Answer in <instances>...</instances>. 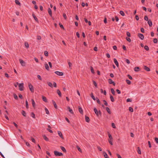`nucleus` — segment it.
<instances>
[{
    "label": "nucleus",
    "instance_id": "obj_44",
    "mask_svg": "<svg viewBox=\"0 0 158 158\" xmlns=\"http://www.w3.org/2000/svg\"><path fill=\"white\" fill-rule=\"evenodd\" d=\"M127 83L128 84L130 85L131 84V82L130 81L128 80H126Z\"/></svg>",
    "mask_w": 158,
    "mask_h": 158
},
{
    "label": "nucleus",
    "instance_id": "obj_13",
    "mask_svg": "<svg viewBox=\"0 0 158 158\" xmlns=\"http://www.w3.org/2000/svg\"><path fill=\"white\" fill-rule=\"evenodd\" d=\"M68 109L69 110V111L72 114H73V111L72 109H71L69 106L67 107Z\"/></svg>",
    "mask_w": 158,
    "mask_h": 158
},
{
    "label": "nucleus",
    "instance_id": "obj_31",
    "mask_svg": "<svg viewBox=\"0 0 158 158\" xmlns=\"http://www.w3.org/2000/svg\"><path fill=\"white\" fill-rule=\"evenodd\" d=\"M15 3L18 5H20V3L19 2L18 0H15Z\"/></svg>",
    "mask_w": 158,
    "mask_h": 158
},
{
    "label": "nucleus",
    "instance_id": "obj_54",
    "mask_svg": "<svg viewBox=\"0 0 158 158\" xmlns=\"http://www.w3.org/2000/svg\"><path fill=\"white\" fill-rule=\"evenodd\" d=\"M103 102H104V104L106 106H107L108 105V104L106 102L105 100H103Z\"/></svg>",
    "mask_w": 158,
    "mask_h": 158
},
{
    "label": "nucleus",
    "instance_id": "obj_30",
    "mask_svg": "<svg viewBox=\"0 0 158 158\" xmlns=\"http://www.w3.org/2000/svg\"><path fill=\"white\" fill-rule=\"evenodd\" d=\"M91 97H92V99L94 100H95V98L94 97V96L93 95V94L92 93L90 94Z\"/></svg>",
    "mask_w": 158,
    "mask_h": 158
},
{
    "label": "nucleus",
    "instance_id": "obj_25",
    "mask_svg": "<svg viewBox=\"0 0 158 158\" xmlns=\"http://www.w3.org/2000/svg\"><path fill=\"white\" fill-rule=\"evenodd\" d=\"M60 148L64 152H66V150L65 148L62 146H60Z\"/></svg>",
    "mask_w": 158,
    "mask_h": 158
},
{
    "label": "nucleus",
    "instance_id": "obj_36",
    "mask_svg": "<svg viewBox=\"0 0 158 158\" xmlns=\"http://www.w3.org/2000/svg\"><path fill=\"white\" fill-rule=\"evenodd\" d=\"M108 136L109 137V139H108L112 140V137L110 134H108Z\"/></svg>",
    "mask_w": 158,
    "mask_h": 158
},
{
    "label": "nucleus",
    "instance_id": "obj_29",
    "mask_svg": "<svg viewBox=\"0 0 158 158\" xmlns=\"http://www.w3.org/2000/svg\"><path fill=\"white\" fill-rule=\"evenodd\" d=\"M137 152L139 154H141V152L139 147L138 148Z\"/></svg>",
    "mask_w": 158,
    "mask_h": 158
},
{
    "label": "nucleus",
    "instance_id": "obj_16",
    "mask_svg": "<svg viewBox=\"0 0 158 158\" xmlns=\"http://www.w3.org/2000/svg\"><path fill=\"white\" fill-rule=\"evenodd\" d=\"M57 94H58L60 97L61 96V93L59 89H57Z\"/></svg>",
    "mask_w": 158,
    "mask_h": 158
},
{
    "label": "nucleus",
    "instance_id": "obj_12",
    "mask_svg": "<svg viewBox=\"0 0 158 158\" xmlns=\"http://www.w3.org/2000/svg\"><path fill=\"white\" fill-rule=\"evenodd\" d=\"M32 15V16H33V18H34V19L35 20V21L36 22H38V20L37 18L35 16V15L34 14H33Z\"/></svg>",
    "mask_w": 158,
    "mask_h": 158
},
{
    "label": "nucleus",
    "instance_id": "obj_18",
    "mask_svg": "<svg viewBox=\"0 0 158 158\" xmlns=\"http://www.w3.org/2000/svg\"><path fill=\"white\" fill-rule=\"evenodd\" d=\"M52 102L55 108L56 109L57 108V106L56 104V103L55 102L54 100H52Z\"/></svg>",
    "mask_w": 158,
    "mask_h": 158
},
{
    "label": "nucleus",
    "instance_id": "obj_33",
    "mask_svg": "<svg viewBox=\"0 0 158 158\" xmlns=\"http://www.w3.org/2000/svg\"><path fill=\"white\" fill-rule=\"evenodd\" d=\"M110 99L111 101L112 102H114V98H113V97L111 95H110Z\"/></svg>",
    "mask_w": 158,
    "mask_h": 158
},
{
    "label": "nucleus",
    "instance_id": "obj_61",
    "mask_svg": "<svg viewBox=\"0 0 158 158\" xmlns=\"http://www.w3.org/2000/svg\"><path fill=\"white\" fill-rule=\"evenodd\" d=\"M0 155L3 158H5L4 156L3 155V154L2 153V152L0 151Z\"/></svg>",
    "mask_w": 158,
    "mask_h": 158
},
{
    "label": "nucleus",
    "instance_id": "obj_21",
    "mask_svg": "<svg viewBox=\"0 0 158 158\" xmlns=\"http://www.w3.org/2000/svg\"><path fill=\"white\" fill-rule=\"evenodd\" d=\"M43 138L44 139V140H45L46 141H49V139H48V138L46 136V135H44L43 136Z\"/></svg>",
    "mask_w": 158,
    "mask_h": 158
},
{
    "label": "nucleus",
    "instance_id": "obj_41",
    "mask_svg": "<svg viewBox=\"0 0 158 158\" xmlns=\"http://www.w3.org/2000/svg\"><path fill=\"white\" fill-rule=\"evenodd\" d=\"M111 92L112 94L114 95L115 94V91L113 89H111Z\"/></svg>",
    "mask_w": 158,
    "mask_h": 158
},
{
    "label": "nucleus",
    "instance_id": "obj_37",
    "mask_svg": "<svg viewBox=\"0 0 158 158\" xmlns=\"http://www.w3.org/2000/svg\"><path fill=\"white\" fill-rule=\"evenodd\" d=\"M13 96H14V98L15 99H18V97L17 95L15 94H14V95H13Z\"/></svg>",
    "mask_w": 158,
    "mask_h": 158
},
{
    "label": "nucleus",
    "instance_id": "obj_34",
    "mask_svg": "<svg viewBox=\"0 0 158 158\" xmlns=\"http://www.w3.org/2000/svg\"><path fill=\"white\" fill-rule=\"evenodd\" d=\"M139 67H135L134 68V70L135 71H136V72H137V71H139Z\"/></svg>",
    "mask_w": 158,
    "mask_h": 158
},
{
    "label": "nucleus",
    "instance_id": "obj_62",
    "mask_svg": "<svg viewBox=\"0 0 158 158\" xmlns=\"http://www.w3.org/2000/svg\"><path fill=\"white\" fill-rule=\"evenodd\" d=\"M59 25H60V27L61 28H62L64 29V27H63V25L62 24H60V23H59Z\"/></svg>",
    "mask_w": 158,
    "mask_h": 158
},
{
    "label": "nucleus",
    "instance_id": "obj_52",
    "mask_svg": "<svg viewBox=\"0 0 158 158\" xmlns=\"http://www.w3.org/2000/svg\"><path fill=\"white\" fill-rule=\"evenodd\" d=\"M47 130L48 131L52 133L53 132L49 128H47Z\"/></svg>",
    "mask_w": 158,
    "mask_h": 158
},
{
    "label": "nucleus",
    "instance_id": "obj_27",
    "mask_svg": "<svg viewBox=\"0 0 158 158\" xmlns=\"http://www.w3.org/2000/svg\"><path fill=\"white\" fill-rule=\"evenodd\" d=\"M21 113L22 114V115L24 116H26V113L24 111V110H22V112H21Z\"/></svg>",
    "mask_w": 158,
    "mask_h": 158
},
{
    "label": "nucleus",
    "instance_id": "obj_28",
    "mask_svg": "<svg viewBox=\"0 0 158 158\" xmlns=\"http://www.w3.org/2000/svg\"><path fill=\"white\" fill-rule=\"evenodd\" d=\"M45 111L46 112V113L47 114H49V111L48 109L46 108H45Z\"/></svg>",
    "mask_w": 158,
    "mask_h": 158
},
{
    "label": "nucleus",
    "instance_id": "obj_49",
    "mask_svg": "<svg viewBox=\"0 0 158 158\" xmlns=\"http://www.w3.org/2000/svg\"><path fill=\"white\" fill-rule=\"evenodd\" d=\"M90 69H91V72L92 73H94V70L92 67H91Z\"/></svg>",
    "mask_w": 158,
    "mask_h": 158
},
{
    "label": "nucleus",
    "instance_id": "obj_47",
    "mask_svg": "<svg viewBox=\"0 0 158 158\" xmlns=\"http://www.w3.org/2000/svg\"><path fill=\"white\" fill-rule=\"evenodd\" d=\"M144 48L147 51L149 49V48L147 46H145L144 47Z\"/></svg>",
    "mask_w": 158,
    "mask_h": 158
},
{
    "label": "nucleus",
    "instance_id": "obj_32",
    "mask_svg": "<svg viewBox=\"0 0 158 158\" xmlns=\"http://www.w3.org/2000/svg\"><path fill=\"white\" fill-rule=\"evenodd\" d=\"M85 120L87 122H89V118L88 117L86 116Z\"/></svg>",
    "mask_w": 158,
    "mask_h": 158
},
{
    "label": "nucleus",
    "instance_id": "obj_7",
    "mask_svg": "<svg viewBox=\"0 0 158 158\" xmlns=\"http://www.w3.org/2000/svg\"><path fill=\"white\" fill-rule=\"evenodd\" d=\"M105 158H109L107 153L104 151L102 152Z\"/></svg>",
    "mask_w": 158,
    "mask_h": 158
},
{
    "label": "nucleus",
    "instance_id": "obj_55",
    "mask_svg": "<svg viewBox=\"0 0 158 158\" xmlns=\"http://www.w3.org/2000/svg\"><path fill=\"white\" fill-rule=\"evenodd\" d=\"M111 140H110V139H108V141H109V143L111 145H113V143L111 141Z\"/></svg>",
    "mask_w": 158,
    "mask_h": 158
},
{
    "label": "nucleus",
    "instance_id": "obj_10",
    "mask_svg": "<svg viewBox=\"0 0 158 158\" xmlns=\"http://www.w3.org/2000/svg\"><path fill=\"white\" fill-rule=\"evenodd\" d=\"M114 63L116 65V66L117 67H118L119 66V64H118V61H117V60L115 59L114 58Z\"/></svg>",
    "mask_w": 158,
    "mask_h": 158
},
{
    "label": "nucleus",
    "instance_id": "obj_57",
    "mask_svg": "<svg viewBox=\"0 0 158 158\" xmlns=\"http://www.w3.org/2000/svg\"><path fill=\"white\" fill-rule=\"evenodd\" d=\"M155 139L156 143H158V138H155Z\"/></svg>",
    "mask_w": 158,
    "mask_h": 158
},
{
    "label": "nucleus",
    "instance_id": "obj_43",
    "mask_svg": "<svg viewBox=\"0 0 158 158\" xmlns=\"http://www.w3.org/2000/svg\"><path fill=\"white\" fill-rule=\"evenodd\" d=\"M125 60L127 64H129L130 63V61L128 59H125Z\"/></svg>",
    "mask_w": 158,
    "mask_h": 158
},
{
    "label": "nucleus",
    "instance_id": "obj_24",
    "mask_svg": "<svg viewBox=\"0 0 158 158\" xmlns=\"http://www.w3.org/2000/svg\"><path fill=\"white\" fill-rule=\"evenodd\" d=\"M106 110L109 114H111V112L109 108L108 107H107L106 108Z\"/></svg>",
    "mask_w": 158,
    "mask_h": 158
},
{
    "label": "nucleus",
    "instance_id": "obj_58",
    "mask_svg": "<svg viewBox=\"0 0 158 158\" xmlns=\"http://www.w3.org/2000/svg\"><path fill=\"white\" fill-rule=\"evenodd\" d=\"M48 64H49V66L51 68H52V63L51 62H48Z\"/></svg>",
    "mask_w": 158,
    "mask_h": 158
},
{
    "label": "nucleus",
    "instance_id": "obj_14",
    "mask_svg": "<svg viewBox=\"0 0 158 158\" xmlns=\"http://www.w3.org/2000/svg\"><path fill=\"white\" fill-rule=\"evenodd\" d=\"M48 14H49V15L51 16H52V13L51 10V9L50 8H49L48 9Z\"/></svg>",
    "mask_w": 158,
    "mask_h": 158
},
{
    "label": "nucleus",
    "instance_id": "obj_20",
    "mask_svg": "<svg viewBox=\"0 0 158 158\" xmlns=\"http://www.w3.org/2000/svg\"><path fill=\"white\" fill-rule=\"evenodd\" d=\"M31 101H32V106L34 107H35V101L33 99H32L31 100Z\"/></svg>",
    "mask_w": 158,
    "mask_h": 158
},
{
    "label": "nucleus",
    "instance_id": "obj_6",
    "mask_svg": "<svg viewBox=\"0 0 158 158\" xmlns=\"http://www.w3.org/2000/svg\"><path fill=\"white\" fill-rule=\"evenodd\" d=\"M138 36L139 37L141 40H143L144 39V36L143 35L139 33L138 35Z\"/></svg>",
    "mask_w": 158,
    "mask_h": 158
},
{
    "label": "nucleus",
    "instance_id": "obj_9",
    "mask_svg": "<svg viewBox=\"0 0 158 158\" xmlns=\"http://www.w3.org/2000/svg\"><path fill=\"white\" fill-rule=\"evenodd\" d=\"M58 134L59 135L62 139H63V137L62 134V133L61 131H57Z\"/></svg>",
    "mask_w": 158,
    "mask_h": 158
},
{
    "label": "nucleus",
    "instance_id": "obj_48",
    "mask_svg": "<svg viewBox=\"0 0 158 158\" xmlns=\"http://www.w3.org/2000/svg\"><path fill=\"white\" fill-rule=\"evenodd\" d=\"M126 39L129 42H131V40L129 38L126 37Z\"/></svg>",
    "mask_w": 158,
    "mask_h": 158
},
{
    "label": "nucleus",
    "instance_id": "obj_39",
    "mask_svg": "<svg viewBox=\"0 0 158 158\" xmlns=\"http://www.w3.org/2000/svg\"><path fill=\"white\" fill-rule=\"evenodd\" d=\"M31 116L32 117L34 118H35V114L33 112H32L31 113Z\"/></svg>",
    "mask_w": 158,
    "mask_h": 158
},
{
    "label": "nucleus",
    "instance_id": "obj_42",
    "mask_svg": "<svg viewBox=\"0 0 158 158\" xmlns=\"http://www.w3.org/2000/svg\"><path fill=\"white\" fill-rule=\"evenodd\" d=\"M44 55L46 56H48V52L47 51H45L44 52Z\"/></svg>",
    "mask_w": 158,
    "mask_h": 158
},
{
    "label": "nucleus",
    "instance_id": "obj_51",
    "mask_svg": "<svg viewBox=\"0 0 158 158\" xmlns=\"http://www.w3.org/2000/svg\"><path fill=\"white\" fill-rule=\"evenodd\" d=\"M153 42L154 43H156L157 42V40L156 39H154L153 40Z\"/></svg>",
    "mask_w": 158,
    "mask_h": 158
},
{
    "label": "nucleus",
    "instance_id": "obj_56",
    "mask_svg": "<svg viewBox=\"0 0 158 158\" xmlns=\"http://www.w3.org/2000/svg\"><path fill=\"white\" fill-rule=\"evenodd\" d=\"M144 19L145 20H146V21H148V17L146 16H145V17H144Z\"/></svg>",
    "mask_w": 158,
    "mask_h": 158
},
{
    "label": "nucleus",
    "instance_id": "obj_1",
    "mask_svg": "<svg viewBox=\"0 0 158 158\" xmlns=\"http://www.w3.org/2000/svg\"><path fill=\"white\" fill-rule=\"evenodd\" d=\"M16 84L17 85H19V90L20 91H23V83H21L19 84V83L17 82L16 83Z\"/></svg>",
    "mask_w": 158,
    "mask_h": 158
},
{
    "label": "nucleus",
    "instance_id": "obj_23",
    "mask_svg": "<svg viewBox=\"0 0 158 158\" xmlns=\"http://www.w3.org/2000/svg\"><path fill=\"white\" fill-rule=\"evenodd\" d=\"M47 83L48 84V85L50 87H53V85H52V83L50 82H47Z\"/></svg>",
    "mask_w": 158,
    "mask_h": 158
},
{
    "label": "nucleus",
    "instance_id": "obj_38",
    "mask_svg": "<svg viewBox=\"0 0 158 158\" xmlns=\"http://www.w3.org/2000/svg\"><path fill=\"white\" fill-rule=\"evenodd\" d=\"M111 126L112 127L114 128H116L115 125L114 123H111Z\"/></svg>",
    "mask_w": 158,
    "mask_h": 158
},
{
    "label": "nucleus",
    "instance_id": "obj_2",
    "mask_svg": "<svg viewBox=\"0 0 158 158\" xmlns=\"http://www.w3.org/2000/svg\"><path fill=\"white\" fill-rule=\"evenodd\" d=\"M54 153L55 155L56 156H60L63 155V154L62 153L58 152L56 151H54Z\"/></svg>",
    "mask_w": 158,
    "mask_h": 158
},
{
    "label": "nucleus",
    "instance_id": "obj_8",
    "mask_svg": "<svg viewBox=\"0 0 158 158\" xmlns=\"http://www.w3.org/2000/svg\"><path fill=\"white\" fill-rule=\"evenodd\" d=\"M42 99L44 101V102H48L47 99L44 96H42Z\"/></svg>",
    "mask_w": 158,
    "mask_h": 158
},
{
    "label": "nucleus",
    "instance_id": "obj_50",
    "mask_svg": "<svg viewBox=\"0 0 158 158\" xmlns=\"http://www.w3.org/2000/svg\"><path fill=\"white\" fill-rule=\"evenodd\" d=\"M41 39V37L40 36L38 35L37 36V39L38 40H40Z\"/></svg>",
    "mask_w": 158,
    "mask_h": 158
},
{
    "label": "nucleus",
    "instance_id": "obj_22",
    "mask_svg": "<svg viewBox=\"0 0 158 158\" xmlns=\"http://www.w3.org/2000/svg\"><path fill=\"white\" fill-rule=\"evenodd\" d=\"M144 69H145L147 71H149L150 70V69L148 67H146V66H144Z\"/></svg>",
    "mask_w": 158,
    "mask_h": 158
},
{
    "label": "nucleus",
    "instance_id": "obj_15",
    "mask_svg": "<svg viewBox=\"0 0 158 158\" xmlns=\"http://www.w3.org/2000/svg\"><path fill=\"white\" fill-rule=\"evenodd\" d=\"M44 66L45 69L48 70H49V67L48 64H44Z\"/></svg>",
    "mask_w": 158,
    "mask_h": 158
},
{
    "label": "nucleus",
    "instance_id": "obj_35",
    "mask_svg": "<svg viewBox=\"0 0 158 158\" xmlns=\"http://www.w3.org/2000/svg\"><path fill=\"white\" fill-rule=\"evenodd\" d=\"M120 13L123 16H124L125 15V14L123 11H121L120 12Z\"/></svg>",
    "mask_w": 158,
    "mask_h": 158
},
{
    "label": "nucleus",
    "instance_id": "obj_53",
    "mask_svg": "<svg viewBox=\"0 0 158 158\" xmlns=\"http://www.w3.org/2000/svg\"><path fill=\"white\" fill-rule=\"evenodd\" d=\"M127 35L128 36V37H130L131 36L130 33L129 32H127Z\"/></svg>",
    "mask_w": 158,
    "mask_h": 158
},
{
    "label": "nucleus",
    "instance_id": "obj_63",
    "mask_svg": "<svg viewBox=\"0 0 158 158\" xmlns=\"http://www.w3.org/2000/svg\"><path fill=\"white\" fill-rule=\"evenodd\" d=\"M141 31L142 32L144 33V30L143 28H142L141 29Z\"/></svg>",
    "mask_w": 158,
    "mask_h": 158
},
{
    "label": "nucleus",
    "instance_id": "obj_4",
    "mask_svg": "<svg viewBox=\"0 0 158 158\" xmlns=\"http://www.w3.org/2000/svg\"><path fill=\"white\" fill-rule=\"evenodd\" d=\"M19 61L22 66H25L26 63L23 60L21 59H19Z\"/></svg>",
    "mask_w": 158,
    "mask_h": 158
},
{
    "label": "nucleus",
    "instance_id": "obj_59",
    "mask_svg": "<svg viewBox=\"0 0 158 158\" xmlns=\"http://www.w3.org/2000/svg\"><path fill=\"white\" fill-rule=\"evenodd\" d=\"M93 83L94 85L96 86H97V84L96 82L94 81H93Z\"/></svg>",
    "mask_w": 158,
    "mask_h": 158
},
{
    "label": "nucleus",
    "instance_id": "obj_64",
    "mask_svg": "<svg viewBox=\"0 0 158 158\" xmlns=\"http://www.w3.org/2000/svg\"><path fill=\"white\" fill-rule=\"evenodd\" d=\"M97 102L99 104H101V102H100V100H99V99H97Z\"/></svg>",
    "mask_w": 158,
    "mask_h": 158
},
{
    "label": "nucleus",
    "instance_id": "obj_60",
    "mask_svg": "<svg viewBox=\"0 0 158 158\" xmlns=\"http://www.w3.org/2000/svg\"><path fill=\"white\" fill-rule=\"evenodd\" d=\"M116 155L117 156L118 158H122L121 156L118 154H117Z\"/></svg>",
    "mask_w": 158,
    "mask_h": 158
},
{
    "label": "nucleus",
    "instance_id": "obj_11",
    "mask_svg": "<svg viewBox=\"0 0 158 158\" xmlns=\"http://www.w3.org/2000/svg\"><path fill=\"white\" fill-rule=\"evenodd\" d=\"M108 82L110 84H113L114 85H115V83L114 82V81H113L111 79H110L108 80Z\"/></svg>",
    "mask_w": 158,
    "mask_h": 158
},
{
    "label": "nucleus",
    "instance_id": "obj_46",
    "mask_svg": "<svg viewBox=\"0 0 158 158\" xmlns=\"http://www.w3.org/2000/svg\"><path fill=\"white\" fill-rule=\"evenodd\" d=\"M129 110L131 112H133V109L131 107H129Z\"/></svg>",
    "mask_w": 158,
    "mask_h": 158
},
{
    "label": "nucleus",
    "instance_id": "obj_5",
    "mask_svg": "<svg viewBox=\"0 0 158 158\" xmlns=\"http://www.w3.org/2000/svg\"><path fill=\"white\" fill-rule=\"evenodd\" d=\"M55 73H56L57 75L60 76H62L63 75V73H62V72H60L59 71H55Z\"/></svg>",
    "mask_w": 158,
    "mask_h": 158
},
{
    "label": "nucleus",
    "instance_id": "obj_40",
    "mask_svg": "<svg viewBox=\"0 0 158 158\" xmlns=\"http://www.w3.org/2000/svg\"><path fill=\"white\" fill-rule=\"evenodd\" d=\"M37 77H38V78L40 80H42V79L41 77L40 76V75H37Z\"/></svg>",
    "mask_w": 158,
    "mask_h": 158
},
{
    "label": "nucleus",
    "instance_id": "obj_26",
    "mask_svg": "<svg viewBox=\"0 0 158 158\" xmlns=\"http://www.w3.org/2000/svg\"><path fill=\"white\" fill-rule=\"evenodd\" d=\"M24 44H25V46L26 48H29V44L27 42H25Z\"/></svg>",
    "mask_w": 158,
    "mask_h": 158
},
{
    "label": "nucleus",
    "instance_id": "obj_19",
    "mask_svg": "<svg viewBox=\"0 0 158 158\" xmlns=\"http://www.w3.org/2000/svg\"><path fill=\"white\" fill-rule=\"evenodd\" d=\"M94 111L95 114L97 116H98V110H97V109L96 108H94Z\"/></svg>",
    "mask_w": 158,
    "mask_h": 158
},
{
    "label": "nucleus",
    "instance_id": "obj_3",
    "mask_svg": "<svg viewBox=\"0 0 158 158\" xmlns=\"http://www.w3.org/2000/svg\"><path fill=\"white\" fill-rule=\"evenodd\" d=\"M28 87L31 91L32 92H34V88L32 85L30 83L28 84Z\"/></svg>",
    "mask_w": 158,
    "mask_h": 158
},
{
    "label": "nucleus",
    "instance_id": "obj_45",
    "mask_svg": "<svg viewBox=\"0 0 158 158\" xmlns=\"http://www.w3.org/2000/svg\"><path fill=\"white\" fill-rule=\"evenodd\" d=\"M26 106L27 108H28V104L27 101L26 100Z\"/></svg>",
    "mask_w": 158,
    "mask_h": 158
},
{
    "label": "nucleus",
    "instance_id": "obj_17",
    "mask_svg": "<svg viewBox=\"0 0 158 158\" xmlns=\"http://www.w3.org/2000/svg\"><path fill=\"white\" fill-rule=\"evenodd\" d=\"M148 23L150 27H151L152 26V24L151 20H148Z\"/></svg>",
    "mask_w": 158,
    "mask_h": 158
}]
</instances>
